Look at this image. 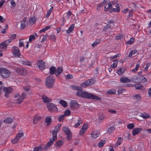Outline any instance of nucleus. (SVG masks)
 Wrapping results in <instances>:
<instances>
[{
  "instance_id": "obj_1",
  "label": "nucleus",
  "mask_w": 151,
  "mask_h": 151,
  "mask_svg": "<svg viewBox=\"0 0 151 151\" xmlns=\"http://www.w3.org/2000/svg\"><path fill=\"white\" fill-rule=\"evenodd\" d=\"M107 4V7H106L107 4H106V6L104 7L105 11H109L110 13H112L113 12H119L120 11V8L119 4H116L114 1H110Z\"/></svg>"
},
{
  "instance_id": "obj_2",
  "label": "nucleus",
  "mask_w": 151,
  "mask_h": 151,
  "mask_svg": "<svg viewBox=\"0 0 151 151\" xmlns=\"http://www.w3.org/2000/svg\"><path fill=\"white\" fill-rule=\"evenodd\" d=\"M55 78L52 76H49L47 77L45 80V85L47 88H52L54 86Z\"/></svg>"
},
{
  "instance_id": "obj_3",
  "label": "nucleus",
  "mask_w": 151,
  "mask_h": 151,
  "mask_svg": "<svg viewBox=\"0 0 151 151\" xmlns=\"http://www.w3.org/2000/svg\"><path fill=\"white\" fill-rule=\"evenodd\" d=\"M0 74L3 78H6L10 75V71L5 68H0Z\"/></svg>"
},
{
  "instance_id": "obj_4",
  "label": "nucleus",
  "mask_w": 151,
  "mask_h": 151,
  "mask_svg": "<svg viewBox=\"0 0 151 151\" xmlns=\"http://www.w3.org/2000/svg\"><path fill=\"white\" fill-rule=\"evenodd\" d=\"M71 87L74 90L79 91L80 92V94H93L92 93H88L86 92L83 91V89L78 86L72 85ZM79 93H80L78 91L76 94H79Z\"/></svg>"
},
{
  "instance_id": "obj_5",
  "label": "nucleus",
  "mask_w": 151,
  "mask_h": 151,
  "mask_svg": "<svg viewBox=\"0 0 151 151\" xmlns=\"http://www.w3.org/2000/svg\"><path fill=\"white\" fill-rule=\"evenodd\" d=\"M47 106L48 111L52 113H54L58 111V109L55 104L51 103H47Z\"/></svg>"
},
{
  "instance_id": "obj_6",
  "label": "nucleus",
  "mask_w": 151,
  "mask_h": 151,
  "mask_svg": "<svg viewBox=\"0 0 151 151\" xmlns=\"http://www.w3.org/2000/svg\"><path fill=\"white\" fill-rule=\"evenodd\" d=\"M96 82V81L94 79H89L82 83L81 86L83 87L86 88L88 86L93 84Z\"/></svg>"
},
{
  "instance_id": "obj_7",
  "label": "nucleus",
  "mask_w": 151,
  "mask_h": 151,
  "mask_svg": "<svg viewBox=\"0 0 151 151\" xmlns=\"http://www.w3.org/2000/svg\"><path fill=\"white\" fill-rule=\"evenodd\" d=\"M11 41V39H9L0 44V50H5L7 48V47Z\"/></svg>"
},
{
  "instance_id": "obj_8",
  "label": "nucleus",
  "mask_w": 151,
  "mask_h": 151,
  "mask_svg": "<svg viewBox=\"0 0 151 151\" xmlns=\"http://www.w3.org/2000/svg\"><path fill=\"white\" fill-rule=\"evenodd\" d=\"M78 97L87 99H93L98 100H101V98L95 95H77Z\"/></svg>"
},
{
  "instance_id": "obj_9",
  "label": "nucleus",
  "mask_w": 151,
  "mask_h": 151,
  "mask_svg": "<svg viewBox=\"0 0 151 151\" xmlns=\"http://www.w3.org/2000/svg\"><path fill=\"white\" fill-rule=\"evenodd\" d=\"M12 52L13 55L15 56L19 57L20 55V50L19 48L16 46H14L12 49Z\"/></svg>"
},
{
  "instance_id": "obj_10",
  "label": "nucleus",
  "mask_w": 151,
  "mask_h": 151,
  "mask_svg": "<svg viewBox=\"0 0 151 151\" xmlns=\"http://www.w3.org/2000/svg\"><path fill=\"white\" fill-rule=\"evenodd\" d=\"M88 128V125L87 123H85L80 129L79 133L81 136H83L87 131Z\"/></svg>"
},
{
  "instance_id": "obj_11",
  "label": "nucleus",
  "mask_w": 151,
  "mask_h": 151,
  "mask_svg": "<svg viewBox=\"0 0 151 151\" xmlns=\"http://www.w3.org/2000/svg\"><path fill=\"white\" fill-rule=\"evenodd\" d=\"M16 71L18 74L21 75H25L27 73V70L22 67H19L17 68Z\"/></svg>"
},
{
  "instance_id": "obj_12",
  "label": "nucleus",
  "mask_w": 151,
  "mask_h": 151,
  "mask_svg": "<svg viewBox=\"0 0 151 151\" xmlns=\"http://www.w3.org/2000/svg\"><path fill=\"white\" fill-rule=\"evenodd\" d=\"M37 65L41 70H43L45 68V63L43 60L38 61L37 62Z\"/></svg>"
},
{
  "instance_id": "obj_13",
  "label": "nucleus",
  "mask_w": 151,
  "mask_h": 151,
  "mask_svg": "<svg viewBox=\"0 0 151 151\" xmlns=\"http://www.w3.org/2000/svg\"><path fill=\"white\" fill-rule=\"evenodd\" d=\"M26 97V95H16L14 97L15 98H17V99L16 103L18 104H21L23 101V99Z\"/></svg>"
},
{
  "instance_id": "obj_14",
  "label": "nucleus",
  "mask_w": 151,
  "mask_h": 151,
  "mask_svg": "<svg viewBox=\"0 0 151 151\" xmlns=\"http://www.w3.org/2000/svg\"><path fill=\"white\" fill-rule=\"evenodd\" d=\"M19 61L21 64L24 65L30 66L31 65V62L28 61L25 59H20Z\"/></svg>"
},
{
  "instance_id": "obj_15",
  "label": "nucleus",
  "mask_w": 151,
  "mask_h": 151,
  "mask_svg": "<svg viewBox=\"0 0 151 151\" xmlns=\"http://www.w3.org/2000/svg\"><path fill=\"white\" fill-rule=\"evenodd\" d=\"M142 130V129L141 127L134 128L133 130L132 135L135 136L139 134Z\"/></svg>"
},
{
  "instance_id": "obj_16",
  "label": "nucleus",
  "mask_w": 151,
  "mask_h": 151,
  "mask_svg": "<svg viewBox=\"0 0 151 151\" xmlns=\"http://www.w3.org/2000/svg\"><path fill=\"white\" fill-rule=\"evenodd\" d=\"M70 105L71 108H77L79 107V104L75 100H72L70 102Z\"/></svg>"
},
{
  "instance_id": "obj_17",
  "label": "nucleus",
  "mask_w": 151,
  "mask_h": 151,
  "mask_svg": "<svg viewBox=\"0 0 151 151\" xmlns=\"http://www.w3.org/2000/svg\"><path fill=\"white\" fill-rule=\"evenodd\" d=\"M3 90L5 93V94H9L13 91V89L11 87H4L3 88Z\"/></svg>"
},
{
  "instance_id": "obj_18",
  "label": "nucleus",
  "mask_w": 151,
  "mask_h": 151,
  "mask_svg": "<svg viewBox=\"0 0 151 151\" xmlns=\"http://www.w3.org/2000/svg\"><path fill=\"white\" fill-rule=\"evenodd\" d=\"M63 71V68L62 66H59L56 69L55 75L57 77H58L60 74Z\"/></svg>"
},
{
  "instance_id": "obj_19",
  "label": "nucleus",
  "mask_w": 151,
  "mask_h": 151,
  "mask_svg": "<svg viewBox=\"0 0 151 151\" xmlns=\"http://www.w3.org/2000/svg\"><path fill=\"white\" fill-rule=\"evenodd\" d=\"M53 143V141H52L51 139H50V141L48 142L45 146L44 144H42L44 147L43 148V150L44 149L45 150H47Z\"/></svg>"
},
{
  "instance_id": "obj_20",
  "label": "nucleus",
  "mask_w": 151,
  "mask_h": 151,
  "mask_svg": "<svg viewBox=\"0 0 151 151\" xmlns=\"http://www.w3.org/2000/svg\"><path fill=\"white\" fill-rule=\"evenodd\" d=\"M83 122V119L81 118H78L77 119V122L75 124L74 127L76 128H78Z\"/></svg>"
},
{
  "instance_id": "obj_21",
  "label": "nucleus",
  "mask_w": 151,
  "mask_h": 151,
  "mask_svg": "<svg viewBox=\"0 0 151 151\" xmlns=\"http://www.w3.org/2000/svg\"><path fill=\"white\" fill-rule=\"evenodd\" d=\"M120 81L123 83L130 82L131 81L130 79H128L127 77L125 76L121 77L120 78Z\"/></svg>"
},
{
  "instance_id": "obj_22",
  "label": "nucleus",
  "mask_w": 151,
  "mask_h": 151,
  "mask_svg": "<svg viewBox=\"0 0 151 151\" xmlns=\"http://www.w3.org/2000/svg\"><path fill=\"white\" fill-rule=\"evenodd\" d=\"M42 99L43 102L45 103H48L52 101L51 99L49 98L46 96L45 95H42Z\"/></svg>"
},
{
  "instance_id": "obj_23",
  "label": "nucleus",
  "mask_w": 151,
  "mask_h": 151,
  "mask_svg": "<svg viewBox=\"0 0 151 151\" xmlns=\"http://www.w3.org/2000/svg\"><path fill=\"white\" fill-rule=\"evenodd\" d=\"M99 132L98 131H93L91 134V137L95 139L99 135Z\"/></svg>"
},
{
  "instance_id": "obj_24",
  "label": "nucleus",
  "mask_w": 151,
  "mask_h": 151,
  "mask_svg": "<svg viewBox=\"0 0 151 151\" xmlns=\"http://www.w3.org/2000/svg\"><path fill=\"white\" fill-rule=\"evenodd\" d=\"M42 117L38 116H35L33 118V123L35 124H37L38 121L42 119Z\"/></svg>"
},
{
  "instance_id": "obj_25",
  "label": "nucleus",
  "mask_w": 151,
  "mask_h": 151,
  "mask_svg": "<svg viewBox=\"0 0 151 151\" xmlns=\"http://www.w3.org/2000/svg\"><path fill=\"white\" fill-rule=\"evenodd\" d=\"M75 27V24H73L71 25L67 30L66 31V33L70 34L71 33Z\"/></svg>"
},
{
  "instance_id": "obj_26",
  "label": "nucleus",
  "mask_w": 151,
  "mask_h": 151,
  "mask_svg": "<svg viewBox=\"0 0 151 151\" xmlns=\"http://www.w3.org/2000/svg\"><path fill=\"white\" fill-rule=\"evenodd\" d=\"M45 122L47 123V126H49L52 122L51 117L50 116H48L46 117L45 120Z\"/></svg>"
},
{
  "instance_id": "obj_27",
  "label": "nucleus",
  "mask_w": 151,
  "mask_h": 151,
  "mask_svg": "<svg viewBox=\"0 0 151 151\" xmlns=\"http://www.w3.org/2000/svg\"><path fill=\"white\" fill-rule=\"evenodd\" d=\"M140 116L145 119L150 118V116L149 114H147L145 112L141 114Z\"/></svg>"
},
{
  "instance_id": "obj_28",
  "label": "nucleus",
  "mask_w": 151,
  "mask_h": 151,
  "mask_svg": "<svg viewBox=\"0 0 151 151\" xmlns=\"http://www.w3.org/2000/svg\"><path fill=\"white\" fill-rule=\"evenodd\" d=\"M56 69L55 67L52 66H51L50 69L49 73L52 76L55 74L56 72Z\"/></svg>"
},
{
  "instance_id": "obj_29",
  "label": "nucleus",
  "mask_w": 151,
  "mask_h": 151,
  "mask_svg": "<svg viewBox=\"0 0 151 151\" xmlns=\"http://www.w3.org/2000/svg\"><path fill=\"white\" fill-rule=\"evenodd\" d=\"M43 147L41 144L39 146L36 147L34 148L33 151H42L43 149Z\"/></svg>"
},
{
  "instance_id": "obj_30",
  "label": "nucleus",
  "mask_w": 151,
  "mask_h": 151,
  "mask_svg": "<svg viewBox=\"0 0 151 151\" xmlns=\"http://www.w3.org/2000/svg\"><path fill=\"white\" fill-rule=\"evenodd\" d=\"M59 103L64 108H65L67 106V103L65 100L62 99L60 100L59 101Z\"/></svg>"
},
{
  "instance_id": "obj_31",
  "label": "nucleus",
  "mask_w": 151,
  "mask_h": 151,
  "mask_svg": "<svg viewBox=\"0 0 151 151\" xmlns=\"http://www.w3.org/2000/svg\"><path fill=\"white\" fill-rule=\"evenodd\" d=\"M115 129V128L113 126L110 127L107 129V132L109 134H111L113 133L114 132V130Z\"/></svg>"
},
{
  "instance_id": "obj_32",
  "label": "nucleus",
  "mask_w": 151,
  "mask_h": 151,
  "mask_svg": "<svg viewBox=\"0 0 151 151\" xmlns=\"http://www.w3.org/2000/svg\"><path fill=\"white\" fill-rule=\"evenodd\" d=\"M62 130L66 135L71 132L69 128L66 127L62 128Z\"/></svg>"
},
{
  "instance_id": "obj_33",
  "label": "nucleus",
  "mask_w": 151,
  "mask_h": 151,
  "mask_svg": "<svg viewBox=\"0 0 151 151\" xmlns=\"http://www.w3.org/2000/svg\"><path fill=\"white\" fill-rule=\"evenodd\" d=\"M123 141V139L121 137H118V138L117 141L115 145V146L117 147L118 146L121 144Z\"/></svg>"
},
{
  "instance_id": "obj_34",
  "label": "nucleus",
  "mask_w": 151,
  "mask_h": 151,
  "mask_svg": "<svg viewBox=\"0 0 151 151\" xmlns=\"http://www.w3.org/2000/svg\"><path fill=\"white\" fill-rule=\"evenodd\" d=\"M13 119L11 117H8L6 118L4 121V122L6 123L10 124L12 122Z\"/></svg>"
},
{
  "instance_id": "obj_35",
  "label": "nucleus",
  "mask_w": 151,
  "mask_h": 151,
  "mask_svg": "<svg viewBox=\"0 0 151 151\" xmlns=\"http://www.w3.org/2000/svg\"><path fill=\"white\" fill-rule=\"evenodd\" d=\"M133 99L136 100V102L139 101L141 100L140 95H135L133 97Z\"/></svg>"
},
{
  "instance_id": "obj_36",
  "label": "nucleus",
  "mask_w": 151,
  "mask_h": 151,
  "mask_svg": "<svg viewBox=\"0 0 151 151\" xmlns=\"http://www.w3.org/2000/svg\"><path fill=\"white\" fill-rule=\"evenodd\" d=\"M101 41V39H97L93 43L91 44V45L92 47H94L97 45L98 44H99Z\"/></svg>"
},
{
  "instance_id": "obj_37",
  "label": "nucleus",
  "mask_w": 151,
  "mask_h": 151,
  "mask_svg": "<svg viewBox=\"0 0 151 151\" xmlns=\"http://www.w3.org/2000/svg\"><path fill=\"white\" fill-rule=\"evenodd\" d=\"M53 10V7L51 6L50 8L47 11V14L45 15L46 17H48L50 16Z\"/></svg>"
},
{
  "instance_id": "obj_38",
  "label": "nucleus",
  "mask_w": 151,
  "mask_h": 151,
  "mask_svg": "<svg viewBox=\"0 0 151 151\" xmlns=\"http://www.w3.org/2000/svg\"><path fill=\"white\" fill-rule=\"evenodd\" d=\"M135 38L134 37H131L129 40L126 42L127 45H131L134 42Z\"/></svg>"
},
{
  "instance_id": "obj_39",
  "label": "nucleus",
  "mask_w": 151,
  "mask_h": 151,
  "mask_svg": "<svg viewBox=\"0 0 151 151\" xmlns=\"http://www.w3.org/2000/svg\"><path fill=\"white\" fill-rule=\"evenodd\" d=\"M36 18L35 17H31L29 20V22L31 24H33L36 21Z\"/></svg>"
},
{
  "instance_id": "obj_40",
  "label": "nucleus",
  "mask_w": 151,
  "mask_h": 151,
  "mask_svg": "<svg viewBox=\"0 0 151 151\" xmlns=\"http://www.w3.org/2000/svg\"><path fill=\"white\" fill-rule=\"evenodd\" d=\"M125 70L124 68H121L117 70V73L119 75H122L124 72Z\"/></svg>"
},
{
  "instance_id": "obj_41",
  "label": "nucleus",
  "mask_w": 151,
  "mask_h": 151,
  "mask_svg": "<svg viewBox=\"0 0 151 151\" xmlns=\"http://www.w3.org/2000/svg\"><path fill=\"white\" fill-rule=\"evenodd\" d=\"M116 92V90L114 89H111L108 90L106 92V94H114Z\"/></svg>"
},
{
  "instance_id": "obj_42",
  "label": "nucleus",
  "mask_w": 151,
  "mask_h": 151,
  "mask_svg": "<svg viewBox=\"0 0 151 151\" xmlns=\"http://www.w3.org/2000/svg\"><path fill=\"white\" fill-rule=\"evenodd\" d=\"M57 133L54 132H52V139H51L52 141H53V142L55 141L57 139Z\"/></svg>"
},
{
  "instance_id": "obj_43",
  "label": "nucleus",
  "mask_w": 151,
  "mask_h": 151,
  "mask_svg": "<svg viewBox=\"0 0 151 151\" xmlns=\"http://www.w3.org/2000/svg\"><path fill=\"white\" fill-rule=\"evenodd\" d=\"M61 126V124H58L57 126L55 127V129L53 131L58 133V132L59 131L60 129Z\"/></svg>"
},
{
  "instance_id": "obj_44",
  "label": "nucleus",
  "mask_w": 151,
  "mask_h": 151,
  "mask_svg": "<svg viewBox=\"0 0 151 151\" xmlns=\"http://www.w3.org/2000/svg\"><path fill=\"white\" fill-rule=\"evenodd\" d=\"M137 52V51L136 50H132L130 51L129 53L128 56L131 58L132 57V55H135Z\"/></svg>"
},
{
  "instance_id": "obj_45",
  "label": "nucleus",
  "mask_w": 151,
  "mask_h": 151,
  "mask_svg": "<svg viewBox=\"0 0 151 151\" xmlns=\"http://www.w3.org/2000/svg\"><path fill=\"white\" fill-rule=\"evenodd\" d=\"M134 86L135 88L137 89H140L142 88L143 86L140 83L136 84L134 85Z\"/></svg>"
},
{
  "instance_id": "obj_46",
  "label": "nucleus",
  "mask_w": 151,
  "mask_h": 151,
  "mask_svg": "<svg viewBox=\"0 0 151 151\" xmlns=\"http://www.w3.org/2000/svg\"><path fill=\"white\" fill-rule=\"evenodd\" d=\"M63 142L62 140H59L55 144L56 146L60 147L63 145Z\"/></svg>"
},
{
  "instance_id": "obj_47",
  "label": "nucleus",
  "mask_w": 151,
  "mask_h": 151,
  "mask_svg": "<svg viewBox=\"0 0 151 151\" xmlns=\"http://www.w3.org/2000/svg\"><path fill=\"white\" fill-rule=\"evenodd\" d=\"M19 140L18 138H17L16 137L14 139L12 140L11 142L12 144H15L18 142Z\"/></svg>"
},
{
  "instance_id": "obj_48",
  "label": "nucleus",
  "mask_w": 151,
  "mask_h": 151,
  "mask_svg": "<svg viewBox=\"0 0 151 151\" xmlns=\"http://www.w3.org/2000/svg\"><path fill=\"white\" fill-rule=\"evenodd\" d=\"M114 63L113 64L111 65V67L112 68H115L117 67L118 61H117L116 60L113 61Z\"/></svg>"
},
{
  "instance_id": "obj_49",
  "label": "nucleus",
  "mask_w": 151,
  "mask_h": 151,
  "mask_svg": "<svg viewBox=\"0 0 151 151\" xmlns=\"http://www.w3.org/2000/svg\"><path fill=\"white\" fill-rule=\"evenodd\" d=\"M26 23L24 22H21L20 29H23L26 27Z\"/></svg>"
},
{
  "instance_id": "obj_50",
  "label": "nucleus",
  "mask_w": 151,
  "mask_h": 151,
  "mask_svg": "<svg viewBox=\"0 0 151 151\" xmlns=\"http://www.w3.org/2000/svg\"><path fill=\"white\" fill-rule=\"evenodd\" d=\"M24 134L23 133L19 132L16 134V137L19 139L20 138L22 137L24 135Z\"/></svg>"
},
{
  "instance_id": "obj_51",
  "label": "nucleus",
  "mask_w": 151,
  "mask_h": 151,
  "mask_svg": "<svg viewBox=\"0 0 151 151\" xmlns=\"http://www.w3.org/2000/svg\"><path fill=\"white\" fill-rule=\"evenodd\" d=\"M70 111L69 109H67L65 111L64 115L65 116H68L70 115Z\"/></svg>"
},
{
  "instance_id": "obj_52",
  "label": "nucleus",
  "mask_w": 151,
  "mask_h": 151,
  "mask_svg": "<svg viewBox=\"0 0 151 151\" xmlns=\"http://www.w3.org/2000/svg\"><path fill=\"white\" fill-rule=\"evenodd\" d=\"M105 143V141H101L98 143V146L99 147H101L103 146Z\"/></svg>"
},
{
  "instance_id": "obj_53",
  "label": "nucleus",
  "mask_w": 151,
  "mask_h": 151,
  "mask_svg": "<svg viewBox=\"0 0 151 151\" xmlns=\"http://www.w3.org/2000/svg\"><path fill=\"white\" fill-rule=\"evenodd\" d=\"M104 119V117L103 115H99V119L100 122H102Z\"/></svg>"
},
{
  "instance_id": "obj_54",
  "label": "nucleus",
  "mask_w": 151,
  "mask_h": 151,
  "mask_svg": "<svg viewBox=\"0 0 151 151\" xmlns=\"http://www.w3.org/2000/svg\"><path fill=\"white\" fill-rule=\"evenodd\" d=\"M66 135L67 139L69 141L72 138V134L71 132L69 133V134H66Z\"/></svg>"
},
{
  "instance_id": "obj_55",
  "label": "nucleus",
  "mask_w": 151,
  "mask_h": 151,
  "mask_svg": "<svg viewBox=\"0 0 151 151\" xmlns=\"http://www.w3.org/2000/svg\"><path fill=\"white\" fill-rule=\"evenodd\" d=\"M120 55H121L119 54L115 55L111 57L110 59L111 60H113L117 58L118 57L120 56Z\"/></svg>"
},
{
  "instance_id": "obj_56",
  "label": "nucleus",
  "mask_w": 151,
  "mask_h": 151,
  "mask_svg": "<svg viewBox=\"0 0 151 151\" xmlns=\"http://www.w3.org/2000/svg\"><path fill=\"white\" fill-rule=\"evenodd\" d=\"M140 78L141 79V81L143 83H145L147 81V79L145 77L143 76H141Z\"/></svg>"
},
{
  "instance_id": "obj_57",
  "label": "nucleus",
  "mask_w": 151,
  "mask_h": 151,
  "mask_svg": "<svg viewBox=\"0 0 151 151\" xmlns=\"http://www.w3.org/2000/svg\"><path fill=\"white\" fill-rule=\"evenodd\" d=\"M65 115H61L58 118V120L59 122H62L64 119Z\"/></svg>"
},
{
  "instance_id": "obj_58",
  "label": "nucleus",
  "mask_w": 151,
  "mask_h": 151,
  "mask_svg": "<svg viewBox=\"0 0 151 151\" xmlns=\"http://www.w3.org/2000/svg\"><path fill=\"white\" fill-rule=\"evenodd\" d=\"M135 125L133 124H129L127 126V127L128 129H131L134 128Z\"/></svg>"
},
{
  "instance_id": "obj_59",
  "label": "nucleus",
  "mask_w": 151,
  "mask_h": 151,
  "mask_svg": "<svg viewBox=\"0 0 151 151\" xmlns=\"http://www.w3.org/2000/svg\"><path fill=\"white\" fill-rule=\"evenodd\" d=\"M19 46L20 47H21L24 46V42L22 40H19Z\"/></svg>"
},
{
  "instance_id": "obj_60",
  "label": "nucleus",
  "mask_w": 151,
  "mask_h": 151,
  "mask_svg": "<svg viewBox=\"0 0 151 151\" xmlns=\"http://www.w3.org/2000/svg\"><path fill=\"white\" fill-rule=\"evenodd\" d=\"M49 38L52 41H55L56 40L55 36L54 35H50Z\"/></svg>"
},
{
  "instance_id": "obj_61",
  "label": "nucleus",
  "mask_w": 151,
  "mask_h": 151,
  "mask_svg": "<svg viewBox=\"0 0 151 151\" xmlns=\"http://www.w3.org/2000/svg\"><path fill=\"white\" fill-rule=\"evenodd\" d=\"M35 36L32 35L30 36L29 38V41L30 42L32 41V40H34L35 39Z\"/></svg>"
},
{
  "instance_id": "obj_62",
  "label": "nucleus",
  "mask_w": 151,
  "mask_h": 151,
  "mask_svg": "<svg viewBox=\"0 0 151 151\" xmlns=\"http://www.w3.org/2000/svg\"><path fill=\"white\" fill-rule=\"evenodd\" d=\"M123 38V35H120L118 36H116L115 37V39L116 40H121Z\"/></svg>"
},
{
  "instance_id": "obj_63",
  "label": "nucleus",
  "mask_w": 151,
  "mask_h": 151,
  "mask_svg": "<svg viewBox=\"0 0 151 151\" xmlns=\"http://www.w3.org/2000/svg\"><path fill=\"white\" fill-rule=\"evenodd\" d=\"M10 1H11L10 2V3L11 4V5L12 6H13L14 7L15 6L16 4L15 2V1H14V0H9Z\"/></svg>"
},
{
  "instance_id": "obj_64",
  "label": "nucleus",
  "mask_w": 151,
  "mask_h": 151,
  "mask_svg": "<svg viewBox=\"0 0 151 151\" xmlns=\"http://www.w3.org/2000/svg\"><path fill=\"white\" fill-rule=\"evenodd\" d=\"M73 78V76L72 75L68 74L66 76V78L67 79H71Z\"/></svg>"
}]
</instances>
